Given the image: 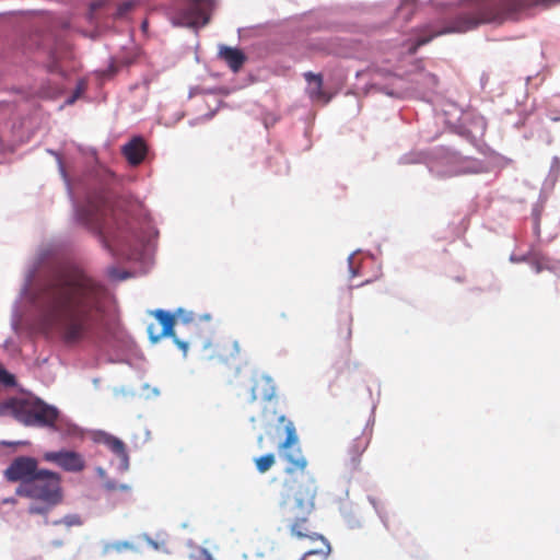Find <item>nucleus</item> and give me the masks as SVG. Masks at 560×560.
<instances>
[{"instance_id": "obj_27", "label": "nucleus", "mask_w": 560, "mask_h": 560, "mask_svg": "<svg viewBox=\"0 0 560 560\" xmlns=\"http://www.w3.org/2000/svg\"><path fill=\"white\" fill-rule=\"evenodd\" d=\"M68 526L79 525L80 521L77 516H67L63 521Z\"/></svg>"}, {"instance_id": "obj_12", "label": "nucleus", "mask_w": 560, "mask_h": 560, "mask_svg": "<svg viewBox=\"0 0 560 560\" xmlns=\"http://www.w3.org/2000/svg\"><path fill=\"white\" fill-rule=\"evenodd\" d=\"M46 462L55 463L66 471L80 472L85 468V460L81 454L74 451L46 452Z\"/></svg>"}, {"instance_id": "obj_33", "label": "nucleus", "mask_w": 560, "mask_h": 560, "mask_svg": "<svg viewBox=\"0 0 560 560\" xmlns=\"http://www.w3.org/2000/svg\"><path fill=\"white\" fill-rule=\"evenodd\" d=\"M550 119H551L552 121H559V120H560V117H559V116H552V117H550Z\"/></svg>"}, {"instance_id": "obj_24", "label": "nucleus", "mask_w": 560, "mask_h": 560, "mask_svg": "<svg viewBox=\"0 0 560 560\" xmlns=\"http://www.w3.org/2000/svg\"><path fill=\"white\" fill-rule=\"evenodd\" d=\"M0 382L7 386L15 385V377L13 374L9 373L0 363Z\"/></svg>"}, {"instance_id": "obj_17", "label": "nucleus", "mask_w": 560, "mask_h": 560, "mask_svg": "<svg viewBox=\"0 0 560 560\" xmlns=\"http://www.w3.org/2000/svg\"><path fill=\"white\" fill-rule=\"evenodd\" d=\"M219 57L233 72H238L247 60L246 55L238 48L221 46Z\"/></svg>"}, {"instance_id": "obj_32", "label": "nucleus", "mask_w": 560, "mask_h": 560, "mask_svg": "<svg viewBox=\"0 0 560 560\" xmlns=\"http://www.w3.org/2000/svg\"><path fill=\"white\" fill-rule=\"evenodd\" d=\"M553 164H555V165H557V166H559V165H560V160H559V158H557V156H555V158H553Z\"/></svg>"}, {"instance_id": "obj_26", "label": "nucleus", "mask_w": 560, "mask_h": 560, "mask_svg": "<svg viewBox=\"0 0 560 560\" xmlns=\"http://www.w3.org/2000/svg\"><path fill=\"white\" fill-rule=\"evenodd\" d=\"M135 7V2L133 1H126L124 3H121L118 9H117V15L118 16H122L124 14H126L128 11H130L132 8Z\"/></svg>"}, {"instance_id": "obj_2", "label": "nucleus", "mask_w": 560, "mask_h": 560, "mask_svg": "<svg viewBox=\"0 0 560 560\" xmlns=\"http://www.w3.org/2000/svg\"><path fill=\"white\" fill-rule=\"evenodd\" d=\"M283 424L285 439L278 446L280 457L285 463L282 480V504L295 500L298 506L304 511L314 508L317 485L314 476L307 470L308 460L300 446V440L294 423L285 416L278 418Z\"/></svg>"}, {"instance_id": "obj_14", "label": "nucleus", "mask_w": 560, "mask_h": 560, "mask_svg": "<svg viewBox=\"0 0 560 560\" xmlns=\"http://www.w3.org/2000/svg\"><path fill=\"white\" fill-rule=\"evenodd\" d=\"M276 395V386L270 376L259 374L253 377L252 400L269 401Z\"/></svg>"}, {"instance_id": "obj_4", "label": "nucleus", "mask_w": 560, "mask_h": 560, "mask_svg": "<svg viewBox=\"0 0 560 560\" xmlns=\"http://www.w3.org/2000/svg\"><path fill=\"white\" fill-rule=\"evenodd\" d=\"M89 212L88 220L97 231L104 246L114 256L132 258L135 249L140 243V235L127 214L108 202H103L101 207L91 206Z\"/></svg>"}, {"instance_id": "obj_22", "label": "nucleus", "mask_w": 560, "mask_h": 560, "mask_svg": "<svg viewBox=\"0 0 560 560\" xmlns=\"http://www.w3.org/2000/svg\"><path fill=\"white\" fill-rule=\"evenodd\" d=\"M338 334L346 343H349L352 336V318L350 316L345 317L340 323Z\"/></svg>"}, {"instance_id": "obj_1", "label": "nucleus", "mask_w": 560, "mask_h": 560, "mask_svg": "<svg viewBox=\"0 0 560 560\" xmlns=\"http://www.w3.org/2000/svg\"><path fill=\"white\" fill-rule=\"evenodd\" d=\"M107 301V288L77 266L56 270L37 294L43 322L69 346L96 334L104 320Z\"/></svg>"}, {"instance_id": "obj_19", "label": "nucleus", "mask_w": 560, "mask_h": 560, "mask_svg": "<svg viewBox=\"0 0 560 560\" xmlns=\"http://www.w3.org/2000/svg\"><path fill=\"white\" fill-rule=\"evenodd\" d=\"M304 78L308 83V96L314 101H323L327 103L329 101V97H327L326 93L323 90V75L315 74L313 72H305Z\"/></svg>"}, {"instance_id": "obj_35", "label": "nucleus", "mask_w": 560, "mask_h": 560, "mask_svg": "<svg viewBox=\"0 0 560 560\" xmlns=\"http://www.w3.org/2000/svg\"><path fill=\"white\" fill-rule=\"evenodd\" d=\"M190 319H191V317H190V316H188V317H184V320H185V322H189Z\"/></svg>"}, {"instance_id": "obj_7", "label": "nucleus", "mask_w": 560, "mask_h": 560, "mask_svg": "<svg viewBox=\"0 0 560 560\" xmlns=\"http://www.w3.org/2000/svg\"><path fill=\"white\" fill-rule=\"evenodd\" d=\"M212 9L213 0H183L172 13V22L179 26L201 27L208 24Z\"/></svg>"}, {"instance_id": "obj_13", "label": "nucleus", "mask_w": 560, "mask_h": 560, "mask_svg": "<svg viewBox=\"0 0 560 560\" xmlns=\"http://www.w3.org/2000/svg\"><path fill=\"white\" fill-rule=\"evenodd\" d=\"M213 350L209 354L210 358H217L220 361L228 362L234 359L240 353L238 342L231 338H221L214 343L209 342L205 348H212Z\"/></svg>"}, {"instance_id": "obj_23", "label": "nucleus", "mask_w": 560, "mask_h": 560, "mask_svg": "<svg viewBox=\"0 0 560 560\" xmlns=\"http://www.w3.org/2000/svg\"><path fill=\"white\" fill-rule=\"evenodd\" d=\"M132 549H133V545L131 542H128V541H115V542H110V544L105 545L104 552L105 553H109L112 551L122 552V551L132 550Z\"/></svg>"}, {"instance_id": "obj_9", "label": "nucleus", "mask_w": 560, "mask_h": 560, "mask_svg": "<svg viewBox=\"0 0 560 560\" xmlns=\"http://www.w3.org/2000/svg\"><path fill=\"white\" fill-rule=\"evenodd\" d=\"M40 470L34 457L20 456L8 466L4 476L9 481H19L20 485H24V482H31Z\"/></svg>"}, {"instance_id": "obj_36", "label": "nucleus", "mask_w": 560, "mask_h": 560, "mask_svg": "<svg viewBox=\"0 0 560 560\" xmlns=\"http://www.w3.org/2000/svg\"><path fill=\"white\" fill-rule=\"evenodd\" d=\"M536 234H539V225L536 226Z\"/></svg>"}, {"instance_id": "obj_18", "label": "nucleus", "mask_w": 560, "mask_h": 560, "mask_svg": "<svg viewBox=\"0 0 560 560\" xmlns=\"http://www.w3.org/2000/svg\"><path fill=\"white\" fill-rule=\"evenodd\" d=\"M98 441L107 446V448L110 450L120 459L125 467L128 466L129 456L126 445L121 440L114 435L103 433L101 434Z\"/></svg>"}, {"instance_id": "obj_10", "label": "nucleus", "mask_w": 560, "mask_h": 560, "mask_svg": "<svg viewBox=\"0 0 560 560\" xmlns=\"http://www.w3.org/2000/svg\"><path fill=\"white\" fill-rule=\"evenodd\" d=\"M300 525L294 526L293 536L298 539H308L314 545V547L305 551L301 560H326L330 552L329 542L318 533H311L308 529L307 533H302L299 529Z\"/></svg>"}, {"instance_id": "obj_16", "label": "nucleus", "mask_w": 560, "mask_h": 560, "mask_svg": "<svg viewBox=\"0 0 560 560\" xmlns=\"http://www.w3.org/2000/svg\"><path fill=\"white\" fill-rule=\"evenodd\" d=\"M283 505L288 509L289 513L291 514L290 518L293 520V523L291 525V534L292 535H293V528L298 524H301L299 529L302 533H307V529L311 533H316L314 530V528L310 525L308 520H307V516L312 513L314 508L311 509L310 511H304L303 509L298 506L295 500H290L287 504H283Z\"/></svg>"}, {"instance_id": "obj_31", "label": "nucleus", "mask_w": 560, "mask_h": 560, "mask_svg": "<svg viewBox=\"0 0 560 560\" xmlns=\"http://www.w3.org/2000/svg\"><path fill=\"white\" fill-rule=\"evenodd\" d=\"M511 260L512 261H516V262H523V256L522 257H517V258H514V257H511Z\"/></svg>"}, {"instance_id": "obj_21", "label": "nucleus", "mask_w": 560, "mask_h": 560, "mask_svg": "<svg viewBox=\"0 0 560 560\" xmlns=\"http://www.w3.org/2000/svg\"><path fill=\"white\" fill-rule=\"evenodd\" d=\"M276 463V456L273 453L265 454L260 457L255 458L256 469L260 474L267 472Z\"/></svg>"}, {"instance_id": "obj_5", "label": "nucleus", "mask_w": 560, "mask_h": 560, "mask_svg": "<svg viewBox=\"0 0 560 560\" xmlns=\"http://www.w3.org/2000/svg\"><path fill=\"white\" fill-rule=\"evenodd\" d=\"M5 416L26 427H54L58 410L37 398H10L0 404V417Z\"/></svg>"}, {"instance_id": "obj_8", "label": "nucleus", "mask_w": 560, "mask_h": 560, "mask_svg": "<svg viewBox=\"0 0 560 560\" xmlns=\"http://www.w3.org/2000/svg\"><path fill=\"white\" fill-rule=\"evenodd\" d=\"M152 314L158 319V322L162 325V330L160 332H156L154 325H150L148 327V334H149L150 340L153 343H155L164 337H171V338H173L174 343L184 352V354H186V352L188 350V343L186 341L178 339L174 332L176 316L184 315L185 311L179 308L175 315V314H171L170 312H166L164 310H156Z\"/></svg>"}, {"instance_id": "obj_28", "label": "nucleus", "mask_w": 560, "mask_h": 560, "mask_svg": "<svg viewBox=\"0 0 560 560\" xmlns=\"http://www.w3.org/2000/svg\"><path fill=\"white\" fill-rule=\"evenodd\" d=\"M1 444L3 446H15V445H26L27 442H22V441H20V442H7V441H3Z\"/></svg>"}, {"instance_id": "obj_11", "label": "nucleus", "mask_w": 560, "mask_h": 560, "mask_svg": "<svg viewBox=\"0 0 560 560\" xmlns=\"http://www.w3.org/2000/svg\"><path fill=\"white\" fill-rule=\"evenodd\" d=\"M351 440L347 446V457L351 466L357 467L360 464L362 454L368 448L372 439V428L365 423L360 433L351 432Z\"/></svg>"}, {"instance_id": "obj_15", "label": "nucleus", "mask_w": 560, "mask_h": 560, "mask_svg": "<svg viewBox=\"0 0 560 560\" xmlns=\"http://www.w3.org/2000/svg\"><path fill=\"white\" fill-rule=\"evenodd\" d=\"M148 153V147L141 137L132 138L122 147V154L130 165H139Z\"/></svg>"}, {"instance_id": "obj_29", "label": "nucleus", "mask_w": 560, "mask_h": 560, "mask_svg": "<svg viewBox=\"0 0 560 560\" xmlns=\"http://www.w3.org/2000/svg\"><path fill=\"white\" fill-rule=\"evenodd\" d=\"M191 560H211V557L206 551H202L200 557L194 558Z\"/></svg>"}, {"instance_id": "obj_3", "label": "nucleus", "mask_w": 560, "mask_h": 560, "mask_svg": "<svg viewBox=\"0 0 560 560\" xmlns=\"http://www.w3.org/2000/svg\"><path fill=\"white\" fill-rule=\"evenodd\" d=\"M539 0H462L459 10L448 24L442 30L427 37H420L409 48L410 54H416L420 46L428 44L433 37L446 33H465L481 24L501 23L510 14L524 7L537 4Z\"/></svg>"}, {"instance_id": "obj_20", "label": "nucleus", "mask_w": 560, "mask_h": 560, "mask_svg": "<svg viewBox=\"0 0 560 560\" xmlns=\"http://www.w3.org/2000/svg\"><path fill=\"white\" fill-rule=\"evenodd\" d=\"M523 260H526V262L530 264L537 273L546 269H551L549 266V258L535 248H532L526 255H523Z\"/></svg>"}, {"instance_id": "obj_25", "label": "nucleus", "mask_w": 560, "mask_h": 560, "mask_svg": "<svg viewBox=\"0 0 560 560\" xmlns=\"http://www.w3.org/2000/svg\"><path fill=\"white\" fill-rule=\"evenodd\" d=\"M51 506L52 505H48L47 503H44L43 505L31 504L28 508V513L30 514H46Z\"/></svg>"}, {"instance_id": "obj_6", "label": "nucleus", "mask_w": 560, "mask_h": 560, "mask_svg": "<svg viewBox=\"0 0 560 560\" xmlns=\"http://www.w3.org/2000/svg\"><path fill=\"white\" fill-rule=\"evenodd\" d=\"M20 497L39 500L48 505L61 502V478L57 472L42 469L31 482H24L16 488Z\"/></svg>"}, {"instance_id": "obj_30", "label": "nucleus", "mask_w": 560, "mask_h": 560, "mask_svg": "<svg viewBox=\"0 0 560 560\" xmlns=\"http://www.w3.org/2000/svg\"><path fill=\"white\" fill-rule=\"evenodd\" d=\"M416 1L417 0H402L400 8H404V7H407V5H413L416 3Z\"/></svg>"}, {"instance_id": "obj_34", "label": "nucleus", "mask_w": 560, "mask_h": 560, "mask_svg": "<svg viewBox=\"0 0 560 560\" xmlns=\"http://www.w3.org/2000/svg\"><path fill=\"white\" fill-rule=\"evenodd\" d=\"M262 441H264V436H262V435H260V436L258 438V443H259V444H261V443H262Z\"/></svg>"}]
</instances>
